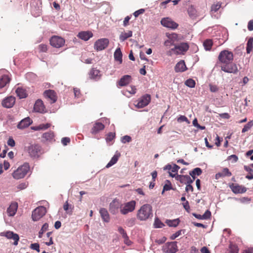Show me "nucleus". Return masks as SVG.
<instances>
[{
	"label": "nucleus",
	"instance_id": "e433bc0d",
	"mask_svg": "<svg viewBox=\"0 0 253 253\" xmlns=\"http://www.w3.org/2000/svg\"><path fill=\"white\" fill-rule=\"evenodd\" d=\"M244 169L247 171L249 172L250 174L246 176V178L248 179L251 180L253 179V169H252L250 166H244Z\"/></svg>",
	"mask_w": 253,
	"mask_h": 253
},
{
	"label": "nucleus",
	"instance_id": "f3484780",
	"mask_svg": "<svg viewBox=\"0 0 253 253\" xmlns=\"http://www.w3.org/2000/svg\"><path fill=\"white\" fill-rule=\"evenodd\" d=\"M221 6V3L217 2L212 4L211 9V17L215 19H218L220 15L217 12V11L220 9Z\"/></svg>",
	"mask_w": 253,
	"mask_h": 253
},
{
	"label": "nucleus",
	"instance_id": "4468645a",
	"mask_svg": "<svg viewBox=\"0 0 253 253\" xmlns=\"http://www.w3.org/2000/svg\"><path fill=\"white\" fill-rule=\"evenodd\" d=\"M121 205L119 200L114 199L109 205L110 212L113 214H117L119 209L121 210Z\"/></svg>",
	"mask_w": 253,
	"mask_h": 253
},
{
	"label": "nucleus",
	"instance_id": "f8f14e48",
	"mask_svg": "<svg viewBox=\"0 0 253 253\" xmlns=\"http://www.w3.org/2000/svg\"><path fill=\"white\" fill-rule=\"evenodd\" d=\"M161 23L164 27L171 29H175L178 26V24L177 23L173 21L169 17L162 18L161 20Z\"/></svg>",
	"mask_w": 253,
	"mask_h": 253
},
{
	"label": "nucleus",
	"instance_id": "052dcab7",
	"mask_svg": "<svg viewBox=\"0 0 253 253\" xmlns=\"http://www.w3.org/2000/svg\"><path fill=\"white\" fill-rule=\"evenodd\" d=\"M7 145L10 147H14L15 145V142L12 137H9L7 142Z\"/></svg>",
	"mask_w": 253,
	"mask_h": 253
},
{
	"label": "nucleus",
	"instance_id": "49530a36",
	"mask_svg": "<svg viewBox=\"0 0 253 253\" xmlns=\"http://www.w3.org/2000/svg\"><path fill=\"white\" fill-rule=\"evenodd\" d=\"M48 228V224L47 223H45L42 226L41 229L39 231V237L42 238V235L43 233L46 230H47Z\"/></svg>",
	"mask_w": 253,
	"mask_h": 253
},
{
	"label": "nucleus",
	"instance_id": "b1692460",
	"mask_svg": "<svg viewBox=\"0 0 253 253\" xmlns=\"http://www.w3.org/2000/svg\"><path fill=\"white\" fill-rule=\"evenodd\" d=\"M17 209L18 204L16 202L12 203L7 209V212L8 213V216H14L17 211Z\"/></svg>",
	"mask_w": 253,
	"mask_h": 253
},
{
	"label": "nucleus",
	"instance_id": "a211bd4d",
	"mask_svg": "<svg viewBox=\"0 0 253 253\" xmlns=\"http://www.w3.org/2000/svg\"><path fill=\"white\" fill-rule=\"evenodd\" d=\"M229 186L235 194H243L247 190V188L245 186L237 184L231 183L229 184Z\"/></svg>",
	"mask_w": 253,
	"mask_h": 253
},
{
	"label": "nucleus",
	"instance_id": "c9c22d12",
	"mask_svg": "<svg viewBox=\"0 0 253 253\" xmlns=\"http://www.w3.org/2000/svg\"><path fill=\"white\" fill-rule=\"evenodd\" d=\"M253 49V37L249 38L247 42L246 50L248 54L250 53Z\"/></svg>",
	"mask_w": 253,
	"mask_h": 253
},
{
	"label": "nucleus",
	"instance_id": "f03ea898",
	"mask_svg": "<svg viewBox=\"0 0 253 253\" xmlns=\"http://www.w3.org/2000/svg\"><path fill=\"white\" fill-rule=\"evenodd\" d=\"M27 151L32 158H39L43 153L42 146L37 144H31L27 148Z\"/></svg>",
	"mask_w": 253,
	"mask_h": 253
},
{
	"label": "nucleus",
	"instance_id": "72a5a7b5",
	"mask_svg": "<svg viewBox=\"0 0 253 253\" xmlns=\"http://www.w3.org/2000/svg\"><path fill=\"white\" fill-rule=\"evenodd\" d=\"M180 222L179 218L174 219L173 220L167 219L166 221V223L169 227H176L178 225Z\"/></svg>",
	"mask_w": 253,
	"mask_h": 253
},
{
	"label": "nucleus",
	"instance_id": "0eeeda50",
	"mask_svg": "<svg viewBox=\"0 0 253 253\" xmlns=\"http://www.w3.org/2000/svg\"><path fill=\"white\" fill-rule=\"evenodd\" d=\"M221 69L228 73L236 74L238 71L237 65L232 61L222 64Z\"/></svg>",
	"mask_w": 253,
	"mask_h": 253
},
{
	"label": "nucleus",
	"instance_id": "13d9d810",
	"mask_svg": "<svg viewBox=\"0 0 253 253\" xmlns=\"http://www.w3.org/2000/svg\"><path fill=\"white\" fill-rule=\"evenodd\" d=\"M144 12L145 9L141 8L135 11L133 14L135 17H137L139 15L143 14Z\"/></svg>",
	"mask_w": 253,
	"mask_h": 253
},
{
	"label": "nucleus",
	"instance_id": "a878e982",
	"mask_svg": "<svg viewBox=\"0 0 253 253\" xmlns=\"http://www.w3.org/2000/svg\"><path fill=\"white\" fill-rule=\"evenodd\" d=\"M187 68L183 60H180L175 65L174 69L175 71L178 72H183L186 70Z\"/></svg>",
	"mask_w": 253,
	"mask_h": 253
},
{
	"label": "nucleus",
	"instance_id": "774afa93",
	"mask_svg": "<svg viewBox=\"0 0 253 253\" xmlns=\"http://www.w3.org/2000/svg\"><path fill=\"white\" fill-rule=\"evenodd\" d=\"M248 29L250 31H253V20H251L249 22Z\"/></svg>",
	"mask_w": 253,
	"mask_h": 253
},
{
	"label": "nucleus",
	"instance_id": "79ce46f5",
	"mask_svg": "<svg viewBox=\"0 0 253 253\" xmlns=\"http://www.w3.org/2000/svg\"><path fill=\"white\" fill-rule=\"evenodd\" d=\"M172 186L170 181L169 180H166V184L163 187L162 194L166 191H169L172 189Z\"/></svg>",
	"mask_w": 253,
	"mask_h": 253
},
{
	"label": "nucleus",
	"instance_id": "4be33fe9",
	"mask_svg": "<svg viewBox=\"0 0 253 253\" xmlns=\"http://www.w3.org/2000/svg\"><path fill=\"white\" fill-rule=\"evenodd\" d=\"M78 37L84 41H88L93 37V34L90 31H82L78 33Z\"/></svg>",
	"mask_w": 253,
	"mask_h": 253
},
{
	"label": "nucleus",
	"instance_id": "338daca9",
	"mask_svg": "<svg viewBox=\"0 0 253 253\" xmlns=\"http://www.w3.org/2000/svg\"><path fill=\"white\" fill-rule=\"evenodd\" d=\"M50 126V124L47 123L46 124H41L40 125V127L41 128V130H45Z\"/></svg>",
	"mask_w": 253,
	"mask_h": 253
},
{
	"label": "nucleus",
	"instance_id": "864d4df0",
	"mask_svg": "<svg viewBox=\"0 0 253 253\" xmlns=\"http://www.w3.org/2000/svg\"><path fill=\"white\" fill-rule=\"evenodd\" d=\"M194 180H191V182H189L186 184V186L185 187V191L187 192H188L189 191H191V192H193V187L192 186V185H191V184L193 182Z\"/></svg>",
	"mask_w": 253,
	"mask_h": 253
},
{
	"label": "nucleus",
	"instance_id": "393cba45",
	"mask_svg": "<svg viewBox=\"0 0 253 253\" xmlns=\"http://www.w3.org/2000/svg\"><path fill=\"white\" fill-rule=\"evenodd\" d=\"M176 180L179 181L181 183L186 184L189 181H191L192 178L188 175L177 174Z\"/></svg>",
	"mask_w": 253,
	"mask_h": 253
},
{
	"label": "nucleus",
	"instance_id": "4d7b16f0",
	"mask_svg": "<svg viewBox=\"0 0 253 253\" xmlns=\"http://www.w3.org/2000/svg\"><path fill=\"white\" fill-rule=\"evenodd\" d=\"M31 248L38 252H40V245L38 243H33L31 245Z\"/></svg>",
	"mask_w": 253,
	"mask_h": 253
},
{
	"label": "nucleus",
	"instance_id": "a19ab883",
	"mask_svg": "<svg viewBox=\"0 0 253 253\" xmlns=\"http://www.w3.org/2000/svg\"><path fill=\"white\" fill-rule=\"evenodd\" d=\"M165 226V224L158 218L156 217L155 219L154 226L156 228H162Z\"/></svg>",
	"mask_w": 253,
	"mask_h": 253
},
{
	"label": "nucleus",
	"instance_id": "c756f323",
	"mask_svg": "<svg viewBox=\"0 0 253 253\" xmlns=\"http://www.w3.org/2000/svg\"><path fill=\"white\" fill-rule=\"evenodd\" d=\"M120 156V154L117 151L115 154L111 158V160L106 166V168H109L115 165L118 161L119 158Z\"/></svg>",
	"mask_w": 253,
	"mask_h": 253
},
{
	"label": "nucleus",
	"instance_id": "9d476101",
	"mask_svg": "<svg viewBox=\"0 0 253 253\" xmlns=\"http://www.w3.org/2000/svg\"><path fill=\"white\" fill-rule=\"evenodd\" d=\"M189 48L188 44L186 42H182L171 48V52L176 55L183 54Z\"/></svg>",
	"mask_w": 253,
	"mask_h": 253
},
{
	"label": "nucleus",
	"instance_id": "ddd939ff",
	"mask_svg": "<svg viewBox=\"0 0 253 253\" xmlns=\"http://www.w3.org/2000/svg\"><path fill=\"white\" fill-rule=\"evenodd\" d=\"M0 235L1 236H4L8 239H12L14 240V245H17L18 241L19 240V237L17 234L15 233L12 231H8L6 232H3L0 233Z\"/></svg>",
	"mask_w": 253,
	"mask_h": 253
},
{
	"label": "nucleus",
	"instance_id": "de8ad7c7",
	"mask_svg": "<svg viewBox=\"0 0 253 253\" xmlns=\"http://www.w3.org/2000/svg\"><path fill=\"white\" fill-rule=\"evenodd\" d=\"M185 231V230L184 229L178 230L177 232H176L174 234L171 235V236L170 237V239L172 240H173L177 237L181 235L182 234V232H183V233H184Z\"/></svg>",
	"mask_w": 253,
	"mask_h": 253
},
{
	"label": "nucleus",
	"instance_id": "58836bf2",
	"mask_svg": "<svg viewBox=\"0 0 253 253\" xmlns=\"http://www.w3.org/2000/svg\"><path fill=\"white\" fill-rule=\"evenodd\" d=\"M54 133L52 131H49L47 132L44 133L42 134V137L46 140L50 141L54 138Z\"/></svg>",
	"mask_w": 253,
	"mask_h": 253
},
{
	"label": "nucleus",
	"instance_id": "cd10ccee",
	"mask_svg": "<svg viewBox=\"0 0 253 253\" xmlns=\"http://www.w3.org/2000/svg\"><path fill=\"white\" fill-rule=\"evenodd\" d=\"M104 125L102 123H96L91 130V132L93 134H96L99 131L103 129Z\"/></svg>",
	"mask_w": 253,
	"mask_h": 253
},
{
	"label": "nucleus",
	"instance_id": "dca6fc26",
	"mask_svg": "<svg viewBox=\"0 0 253 253\" xmlns=\"http://www.w3.org/2000/svg\"><path fill=\"white\" fill-rule=\"evenodd\" d=\"M11 79L8 75H3L0 77V89L4 91L8 87Z\"/></svg>",
	"mask_w": 253,
	"mask_h": 253
},
{
	"label": "nucleus",
	"instance_id": "e2e57ef3",
	"mask_svg": "<svg viewBox=\"0 0 253 253\" xmlns=\"http://www.w3.org/2000/svg\"><path fill=\"white\" fill-rule=\"evenodd\" d=\"M210 89L212 92H216L218 90V87L215 85L210 84Z\"/></svg>",
	"mask_w": 253,
	"mask_h": 253
},
{
	"label": "nucleus",
	"instance_id": "3c124183",
	"mask_svg": "<svg viewBox=\"0 0 253 253\" xmlns=\"http://www.w3.org/2000/svg\"><path fill=\"white\" fill-rule=\"evenodd\" d=\"M131 140V137L129 135H125L121 137V142L122 143H126L127 142H129Z\"/></svg>",
	"mask_w": 253,
	"mask_h": 253
},
{
	"label": "nucleus",
	"instance_id": "5fc2aeb1",
	"mask_svg": "<svg viewBox=\"0 0 253 253\" xmlns=\"http://www.w3.org/2000/svg\"><path fill=\"white\" fill-rule=\"evenodd\" d=\"M118 231L122 235V237L123 238H127V235L126 232L125 231V230L122 227H119L118 228Z\"/></svg>",
	"mask_w": 253,
	"mask_h": 253
},
{
	"label": "nucleus",
	"instance_id": "2f4dec72",
	"mask_svg": "<svg viewBox=\"0 0 253 253\" xmlns=\"http://www.w3.org/2000/svg\"><path fill=\"white\" fill-rule=\"evenodd\" d=\"M202 173V170L200 168H196L189 172V175L192 177V180H194L196 176H199Z\"/></svg>",
	"mask_w": 253,
	"mask_h": 253
},
{
	"label": "nucleus",
	"instance_id": "412c9836",
	"mask_svg": "<svg viewBox=\"0 0 253 253\" xmlns=\"http://www.w3.org/2000/svg\"><path fill=\"white\" fill-rule=\"evenodd\" d=\"M32 123V121L29 117H27L22 120L18 124L17 127L19 129H24L28 127Z\"/></svg>",
	"mask_w": 253,
	"mask_h": 253
},
{
	"label": "nucleus",
	"instance_id": "6ab92c4d",
	"mask_svg": "<svg viewBox=\"0 0 253 253\" xmlns=\"http://www.w3.org/2000/svg\"><path fill=\"white\" fill-rule=\"evenodd\" d=\"M15 102V98L9 96L4 98L2 101V106L6 108H10L13 106Z\"/></svg>",
	"mask_w": 253,
	"mask_h": 253
},
{
	"label": "nucleus",
	"instance_id": "39448f33",
	"mask_svg": "<svg viewBox=\"0 0 253 253\" xmlns=\"http://www.w3.org/2000/svg\"><path fill=\"white\" fill-rule=\"evenodd\" d=\"M136 202L132 200L128 202L121 205L120 212L123 215H126L129 212L133 211L135 207Z\"/></svg>",
	"mask_w": 253,
	"mask_h": 253
},
{
	"label": "nucleus",
	"instance_id": "20e7f679",
	"mask_svg": "<svg viewBox=\"0 0 253 253\" xmlns=\"http://www.w3.org/2000/svg\"><path fill=\"white\" fill-rule=\"evenodd\" d=\"M218 59L222 64L231 62L233 60V53L227 50H222L218 55Z\"/></svg>",
	"mask_w": 253,
	"mask_h": 253
},
{
	"label": "nucleus",
	"instance_id": "c85d7f7f",
	"mask_svg": "<svg viewBox=\"0 0 253 253\" xmlns=\"http://www.w3.org/2000/svg\"><path fill=\"white\" fill-rule=\"evenodd\" d=\"M123 54L120 47L117 48L114 53V59L116 61H118L119 64H121L123 62L122 59Z\"/></svg>",
	"mask_w": 253,
	"mask_h": 253
},
{
	"label": "nucleus",
	"instance_id": "0e129e2a",
	"mask_svg": "<svg viewBox=\"0 0 253 253\" xmlns=\"http://www.w3.org/2000/svg\"><path fill=\"white\" fill-rule=\"evenodd\" d=\"M228 159L229 160H232V162L235 163L238 160V158L236 155H232L228 157Z\"/></svg>",
	"mask_w": 253,
	"mask_h": 253
},
{
	"label": "nucleus",
	"instance_id": "bf43d9fd",
	"mask_svg": "<svg viewBox=\"0 0 253 253\" xmlns=\"http://www.w3.org/2000/svg\"><path fill=\"white\" fill-rule=\"evenodd\" d=\"M39 50L41 52H45L47 51V45L44 44H41L39 46Z\"/></svg>",
	"mask_w": 253,
	"mask_h": 253
},
{
	"label": "nucleus",
	"instance_id": "aec40b11",
	"mask_svg": "<svg viewBox=\"0 0 253 253\" xmlns=\"http://www.w3.org/2000/svg\"><path fill=\"white\" fill-rule=\"evenodd\" d=\"M34 111L36 112L44 113L45 111V108L42 101L41 99H38L34 106Z\"/></svg>",
	"mask_w": 253,
	"mask_h": 253
},
{
	"label": "nucleus",
	"instance_id": "f704fd0d",
	"mask_svg": "<svg viewBox=\"0 0 253 253\" xmlns=\"http://www.w3.org/2000/svg\"><path fill=\"white\" fill-rule=\"evenodd\" d=\"M132 32L131 31H128V32L122 33L120 35V40L121 42H124L127 38L132 37Z\"/></svg>",
	"mask_w": 253,
	"mask_h": 253
},
{
	"label": "nucleus",
	"instance_id": "8fccbe9b",
	"mask_svg": "<svg viewBox=\"0 0 253 253\" xmlns=\"http://www.w3.org/2000/svg\"><path fill=\"white\" fill-rule=\"evenodd\" d=\"M223 177L230 176L232 175L231 172L229 171V169L227 168H224L221 172Z\"/></svg>",
	"mask_w": 253,
	"mask_h": 253
},
{
	"label": "nucleus",
	"instance_id": "bb28decb",
	"mask_svg": "<svg viewBox=\"0 0 253 253\" xmlns=\"http://www.w3.org/2000/svg\"><path fill=\"white\" fill-rule=\"evenodd\" d=\"M99 213L101 218L104 222H108L110 221V216L106 209L101 208L99 210Z\"/></svg>",
	"mask_w": 253,
	"mask_h": 253
},
{
	"label": "nucleus",
	"instance_id": "ea45409f",
	"mask_svg": "<svg viewBox=\"0 0 253 253\" xmlns=\"http://www.w3.org/2000/svg\"><path fill=\"white\" fill-rule=\"evenodd\" d=\"M100 71L96 69H92L90 72V78L97 79L99 76Z\"/></svg>",
	"mask_w": 253,
	"mask_h": 253
},
{
	"label": "nucleus",
	"instance_id": "6e6d98bb",
	"mask_svg": "<svg viewBox=\"0 0 253 253\" xmlns=\"http://www.w3.org/2000/svg\"><path fill=\"white\" fill-rule=\"evenodd\" d=\"M211 216V212L209 210H207L204 214L202 215L203 219L206 220L209 219Z\"/></svg>",
	"mask_w": 253,
	"mask_h": 253
},
{
	"label": "nucleus",
	"instance_id": "423d86ee",
	"mask_svg": "<svg viewBox=\"0 0 253 253\" xmlns=\"http://www.w3.org/2000/svg\"><path fill=\"white\" fill-rule=\"evenodd\" d=\"M46 212V210L43 206H40L35 209L32 212V218L34 221L40 219Z\"/></svg>",
	"mask_w": 253,
	"mask_h": 253
},
{
	"label": "nucleus",
	"instance_id": "69168bd1",
	"mask_svg": "<svg viewBox=\"0 0 253 253\" xmlns=\"http://www.w3.org/2000/svg\"><path fill=\"white\" fill-rule=\"evenodd\" d=\"M127 225L129 227L132 226L135 224V218H131L127 221Z\"/></svg>",
	"mask_w": 253,
	"mask_h": 253
},
{
	"label": "nucleus",
	"instance_id": "37998d69",
	"mask_svg": "<svg viewBox=\"0 0 253 253\" xmlns=\"http://www.w3.org/2000/svg\"><path fill=\"white\" fill-rule=\"evenodd\" d=\"M26 78L30 82H33L37 79V75L32 72H29L26 74Z\"/></svg>",
	"mask_w": 253,
	"mask_h": 253
},
{
	"label": "nucleus",
	"instance_id": "6e6552de",
	"mask_svg": "<svg viewBox=\"0 0 253 253\" xmlns=\"http://www.w3.org/2000/svg\"><path fill=\"white\" fill-rule=\"evenodd\" d=\"M162 250L166 253H175L178 251L177 242L174 241L167 243L163 246Z\"/></svg>",
	"mask_w": 253,
	"mask_h": 253
},
{
	"label": "nucleus",
	"instance_id": "7ed1b4c3",
	"mask_svg": "<svg viewBox=\"0 0 253 253\" xmlns=\"http://www.w3.org/2000/svg\"><path fill=\"white\" fill-rule=\"evenodd\" d=\"M30 169V166L28 163H25L23 165L18 167L12 173V176L14 179H19L23 178L26 175Z\"/></svg>",
	"mask_w": 253,
	"mask_h": 253
},
{
	"label": "nucleus",
	"instance_id": "c03bdc74",
	"mask_svg": "<svg viewBox=\"0 0 253 253\" xmlns=\"http://www.w3.org/2000/svg\"><path fill=\"white\" fill-rule=\"evenodd\" d=\"M195 84L196 83L195 81L192 79H187L185 82V84L190 88L194 87L195 86Z\"/></svg>",
	"mask_w": 253,
	"mask_h": 253
},
{
	"label": "nucleus",
	"instance_id": "9b49d317",
	"mask_svg": "<svg viewBox=\"0 0 253 253\" xmlns=\"http://www.w3.org/2000/svg\"><path fill=\"white\" fill-rule=\"evenodd\" d=\"M108 39L103 38L98 40L94 44V48L97 51H101L106 48L109 44Z\"/></svg>",
	"mask_w": 253,
	"mask_h": 253
},
{
	"label": "nucleus",
	"instance_id": "603ef678",
	"mask_svg": "<svg viewBox=\"0 0 253 253\" xmlns=\"http://www.w3.org/2000/svg\"><path fill=\"white\" fill-rule=\"evenodd\" d=\"M177 121L178 122V123H181V122H186L187 124H190V121L188 120V119H187V118L185 116H183V115H181L177 119Z\"/></svg>",
	"mask_w": 253,
	"mask_h": 253
},
{
	"label": "nucleus",
	"instance_id": "09e8293b",
	"mask_svg": "<svg viewBox=\"0 0 253 253\" xmlns=\"http://www.w3.org/2000/svg\"><path fill=\"white\" fill-rule=\"evenodd\" d=\"M115 132H109L107 134L106 137V141L107 143L112 141L115 137Z\"/></svg>",
	"mask_w": 253,
	"mask_h": 253
},
{
	"label": "nucleus",
	"instance_id": "1a4fd4ad",
	"mask_svg": "<svg viewBox=\"0 0 253 253\" xmlns=\"http://www.w3.org/2000/svg\"><path fill=\"white\" fill-rule=\"evenodd\" d=\"M65 42V40L63 38L58 36H53L50 39L51 45L55 48H60L63 46Z\"/></svg>",
	"mask_w": 253,
	"mask_h": 253
},
{
	"label": "nucleus",
	"instance_id": "f257e3e1",
	"mask_svg": "<svg viewBox=\"0 0 253 253\" xmlns=\"http://www.w3.org/2000/svg\"><path fill=\"white\" fill-rule=\"evenodd\" d=\"M152 215V206L149 204L143 205L137 213V218L140 220H146Z\"/></svg>",
	"mask_w": 253,
	"mask_h": 253
},
{
	"label": "nucleus",
	"instance_id": "7c9ffc66",
	"mask_svg": "<svg viewBox=\"0 0 253 253\" xmlns=\"http://www.w3.org/2000/svg\"><path fill=\"white\" fill-rule=\"evenodd\" d=\"M131 77L129 75L123 76L119 81V84L121 86H125L129 83Z\"/></svg>",
	"mask_w": 253,
	"mask_h": 253
},
{
	"label": "nucleus",
	"instance_id": "4c0bfd02",
	"mask_svg": "<svg viewBox=\"0 0 253 253\" xmlns=\"http://www.w3.org/2000/svg\"><path fill=\"white\" fill-rule=\"evenodd\" d=\"M203 45L206 50H210L212 45V42L210 39H207L204 41Z\"/></svg>",
	"mask_w": 253,
	"mask_h": 253
},
{
	"label": "nucleus",
	"instance_id": "5701e85b",
	"mask_svg": "<svg viewBox=\"0 0 253 253\" xmlns=\"http://www.w3.org/2000/svg\"><path fill=\"white\" fill-rule=\"evenodd\" d=\"M44 94L47 98L51 100V103H54L56 101L57 97L54 90L50 89L46 90L44 92Z\"/></svg>",
	"mask_w": 253,
	"mask_h": 253
},
{
	"label": "nucleus",
	"instance_id": "680f3d73",
	"mask_svg": "<svg viewBox=\"0 0 253 253\" xmlns=\"http://www.w3.org/2000/svg\"><path fill=\"white\" fill-rule=\"evenodd\" d=\"M70 142V139L69 137H63L61 139V142L62 144L64 146H66L67 145L68 143Z\"/></svg>",
	"mask_w": 253,
	"mask_h": 253
},
{
	"label": "nucleus",
	"instance_id": "473e14b6",
	"mask_svg": "<svg viewBox=\"0 0 253 253\" xmlns=\"http://www.w3.org/2000/svg\"><path fill=\"white\" fill-rule=\"evenodd\" d=\"M15 92L20 99L25 98L27 96L25 90L21 87H18L16 89Z\"/></svg>",
	"mask_w": 253,
	"mask_h": 253
},
{
	"label": "nucleus",
	"instance_id": "a18cd8bd",
	"mask_svg": "<svg viewBox=\"0 0 253 253\" xmlns=\"http://www.w3.org/2000/svg\"><path fill=\"white\" fill-rule=\"evenodd\" d=\"M253 126V122L252 121L249 122L246 124L242 130V132L244 133L248 131Z\"/></svg>",
	"mask_w": 253,
	"mask_h": 253
},
{
	"label": "nucleus",
	"instance_id": "2eb2a0df",
	"mask_svg": "<svg viewBox=\"0 0 253 253\" xmlns=\"http://www.w3.org/2000/svg\"><path fill=\"white\" fill-rule=\"evenodd\" d=\"M151 101V96L148 94L143 95L135 106L138 108H142L149 104Z\"/></svg>",
	"mask_w": 253,
	"mask_h": 253
}]
</instances>
